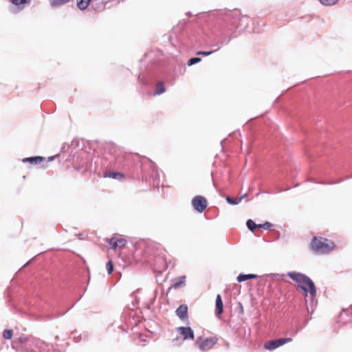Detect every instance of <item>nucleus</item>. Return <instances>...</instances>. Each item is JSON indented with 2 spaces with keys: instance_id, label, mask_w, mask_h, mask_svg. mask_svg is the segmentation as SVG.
<instances>
[{
  "instance_id": "35",
  "label": "nucleus",
  "mask_w": 352,
  "mask_h": 352,
  "mask_svg": "<svg viewBox=\"0 0 352 352\" xmlns=\"http://www.w3.org/2000/svg\"><path fill=\"white\" fill-rule=\"evenodd\" d=\"M345 179H340V180H338V181H336V182H320V184H338V183H340L342 182H343Z\"/></svg>"
},
{
  "instance_id": "29",
  "label": "nucleus",
  "mask_w": 352,
  "mask_h": 352,
  "mask_svg": "<svg viewBox=\"0 0 352 352\" xmlns=\"http://www.w3.org/2000/svg\"><path fill=\"white\" fill-rule=\"evenodd\" d=\"M215 52H217V50H215V48H212V50H209V51H201L200 50V51L197 52V55L206 56H209V55L213 54Z\"/></svg>"
},
{
  "instance_id": "22",
  "label": "nucleus",
  "mask_w": 352,
  "mask_h": 352,
  "mask_svg": "<svg viewBox=\"0 0 352 352\" xmlns=\"http://www.w3.org/2000/svg\"><path fill=\"white\" fill-rule=\"evenodd\" d=\"M91 6L97 12H100L104 8L102 0H94Z\"/></svg>"
},
{
  "instance_id": "37",
  "label": "nucleus",
  "mask_w": 352,
  "mask_h": 352,
  "mask_svg": "<svg viewBox=\"0 0 352 352\" xmlns=\"http://www.w3.org/2000/svg\"><path fill=\"white\" fill-rule=\"evenodd\" d=\"M58 155H54V156L49 157H48V161H49V162H51V161L54 160V159L55 157H58Z\"/></svg>"
},
{
  "instance_id": "8",
  "label": "nucleus",
  "mask_w": 352,
  "mask_h": 352,
  "mask_svg": "<svg viewBox=\"0 0 352 352\" xmlns=\"http://www.w3.org/2000/svg\"><path fill=\"white\" fill-rule=\"evenodd\" d=\"M292 341V338H280L278 339L270 340L264 344V348L267 350L272 351Z\"/></svg>"
},
{
  "instance_id": "32",
  "label": "nucleus",
  "mask_w": 352,
  "mask_h": 352,
  "mask_svg": "<svg viewBox=\"0 0 352 352\" xmlns=\"http://www.w3.org/2000/svg\"><path fill=\"white\" fill-rule=\"evenodd\" d=\"M107 271L109 274H111L113 271V264L112 261H109L106 264Z\"/></svg>"
},
{
  "instance_id": "19",
  "label": "nucleus",
  "mask_w": 352,
  "mask_h": 352,
  "mask_svg": "<svg viewBox=\"0 0 352 352\" xmlns=\"http://www.w3.org/2000/svg\"><path fill=\"white\" fill-rule=\"evenodd\" d=\"M245 196H246V193H245L244 195H243L240 197H232L231 196H227L226 199V201L230 205H237L243 200V199Z\"/></svg>"
},
{
  "instance_id": "7",
  "label": "nucleus",
  "mask_w": 352,
  "mask_h": 352,
  "mask_svg": "<svg viewBox=\"0 0 352 352\" xmlns=\"http://www.w3.org/2000/svg\"><path fill=\"white\" fill-rule=\"evenodd\" d=\"M104 148L106 152L113 157L117 162H121L122 158V151L121 148H119L115 143L111 142H107Z\"/></svg>"
},
{
  "instance_id": "13",
  "label": "nucleus",
  "mask_w": 352,
  "mask_h": 352,
  "mask_svg": "<svg viewBox=\"0 0 352 352\" xmlns=\"http://www.w3.org/2000/svg\"><path fill=\"white\" fill-rule=\"evenodd\" d=\"M175 314L182 320L188 319V306L186 304L179 305L175 311Z\"/></svg>"
},
{
  "instance_id": "12",
  "label": "nucleus",
  "mask_w": 352,
  "mask_h": 352,
  "mask_svg": "<svg viewBox=\"0 0 352 352\" xmlns=\"http://www.w3.org/2000/svg\"><path fill=\"white\" fill-rule=\"evenodd\" d=\"M340 322L347 324L352 322V305L349 308L342 309L339 315Z\"/></svg>"
},
{
  "instance_id": "3",
  "label": "nucleus",
  "mask_w": 352,
  "mask_h": 352,
  "mask_svg": "<svg viewBox=\"0 0 352 352\" xmlns=\"http://www.w3.org/2000/svg\"><path fill=\"white\" fill-rule=\"evenodd\" d=\"M287 276L297 283L298 289L303 292L305 298L309 294L310 301L312 303L317 294L314 282L306 274L296 271L288 272Z\"/></svg>"
},
{
  "instance_id": "21",
  "label": "nucleus",
  "mask_w": 352,
  "mask_h": 352,
  "mask_svg": "<svg viewBox=\"0 0 352 352\" xmlns=\"http://www.w3.org/2000/svg\"><path fill=\"white\" fill-rule=\"evenodd\" d=\"M92 0H77V7L80 10H85L89 6Z\"/></svg>"
},
{
  "instance_id": "4",
  "label": "nucleus",
  "mask_w": 352,
  "mask_h": 352,
  "mask_svg": "<svg viewBox=\"0 0 352 352\" xmlns=\"http://www.w3.org/2000/svg\"><path fill=\"white\" fill-rule=\"evenodd\" d=\"M18 341L25 352H44L50 350V347L52 346L40 339L25 335H21L18 338Z\"/></svg>"
},
{
  "instance_id": "6",
  "label": "nucleus",
  "mask_w": 352,
  "mask_h": 352,
  "mask_svg": "<svg viewBox=\"0 0 352 352\" xmlns=\"http://www.w3.org/2000/svg\"><path fill=\"white\" fill-rule=\"evenodd\" d=\"M310 245L314 251L321 254L329 253L334 247L333 243L327 239L316 236L311 240Z\"/></svg>"
},
{
  "instance_id": "38",
  "label": "nucleus",
  "mask_w": 352,
  "mask_h": 352,
  "mask_svg": "<svg viewBox=\"0 0 352 352\" xmlns=\"http://www.w3.org/2000/svg\"><path fill=\"white\" fill-rule=\"evenodd\" d=\"M263 223L257 224L256 228H263Z\"/></svg>"
},
{
  "instance_id": "14",
  "label": "nucleus",
  "mask_w": 352,
  "mask_h": 352,
  "mask_svg": "<svg viewBox=\"0 0 352 352\" xmlns=\"http://www.w3.org/2000/svg\"><path fill=\"white\" fill-rule=\"evenodd\" d=\"M186 276L183 275L179 277H176L175 278L171 279V288L178 289L182 286L185 285Z\"/></svg>"
},
{
  "instance_id": "24",
  "label": "nucleus",
  "mask_w": 352,
  "mask_h": 352,
  "mask_svg": "<svg viewBox=\"0 0 352 352\" xmlns=\"http://www.w3.org/2000/svg\"><path fill=\"white\" fill-rule=\"evenodd\" d=\"M73 307H74V305H72V306H71L69 308H68L66 311H65L63 312H56L55 314H52L50 315H47V319L52 320V319H55V318H59V317L63 316L64 314H65Z\"/></svg>"
},
{
  "instance_id": "20",
  "label": "nucleus",
  "mask_w": 352,
  "mask_h": 352,
  "mask_svg": "<svg viewBox=\"0 0 352 352\" xmlns=\"http://www.w3.org/2000/svg\"><path fill=\"white\" fill-rule=\"evenodd\" d=\"M31 0H10V1L16 6L19 10H23L24 6L30 2Z\"/></svg>"
},
{
  "instance_id": "17",
  "label": "nucleus",
  "mask_w": 352,
  "mask_h": 352,
  "mask_svg": "<svg viewBox=\"0 0 352 352\" xmlns=\"http://www.w3.org/2000/svg\"><path fill=\"white\" fill-rule=\"evenodd\" d=\"M104 177H110L116 179H121L124 178V175L121 172L109 171L104 173Z\"/></svg>"
},
{
  "instance_id": "15",
  "label": "nucleus",
  "mask_w": 352,
  "mask_h": 352,
  "mask_svg": "<svg viewBox=\"0 0 352 352\" xmlns=\"http://www.w3.org/2000/svg\"><path fill=\"white\" fill-rule=\"evenodd\" d=\"M223 311V303L220 294H217L215 300V314L219 316Z\"/></svg>"
},
{
  "instance_id": "31",
  "label": "nucleus",
  "mask_w": 352,
  "mask_h": 352,
  "mask_svg": "<svg viewBox=\"0 0 352 352\" xmlns=\"http://www.w3.org/2000/svg\"><path fill=\"white\" fill-rule=\"evenodd\" d=\"M13 336V330L12 329H6L3 332V337L6 340H10Z\"/></svg>"
},
{
  "instance_id": "10",
  "label": "nucleus",
  "mask_w": 352,
  "mask_h": 352,
  "mask_svg": "<svg viewBox=\"0 0 352 352\" xmlns=\"http://www.w3.org/2000/svg\"><path fill=\"white\" fill-rule=\"evenodd\" d=\"M192 205L197 212L201 213L207 207V200L203 196L197 195L192 199Z\"/></svg>"
},
{
  "instance_id": "39",
  "label": "nucleus",
  "mask_w": 352,
  "mask_h": 352,
  "mask_svg": "<svg viewBox=\"0 0 352 352\" xmlns=\"http://www.w3.org/2000/svg\"><path fill=\"white\" fill-rule=\"evenodd\" d=\"M186 15H187L188 16H192V14L190 12H188L186 13Z\"/></svg>"
},
{
  "instance_id": "28",
  "label": "nucleus",
  "mask_w": 352,
  "mask_h": 352,
  "mask_svg": "<svg viewBox=\"0 0 352 352\" xmlns=\"http://www.w3.org/2000/svg\"><path fill=\"white\" fill-rule=\"evenodd\" d=\"M74 168L77 170V171H80L82 170V173L84 174L85 173H86L87 171H88V166L86 165L85 166L84 164H82V165H78V164H74Z\"/></svg>"
},
{
  "instance_id": "27",
  "label": "nucleus",
  "mask_w": 352,
  "mask_h": 352,
  "mask_svg": "<svg viewBox=\"0 0 352 352\" xmlns=\"http://www.w3.org/2000/svg\"><path fill=\"white\" fill-rule=\"evenodd\" d=\"M117 241V238L114 236L107 239L108 243L111 245V248L113 250H116L118 247Z\"/></svg>"
},
{
  "instance_id": "41",
  "label": "nucleus",
  "mask_w": 352,
  "mask_h": 352,
  "mask_svg": "<svg viewBox=\"0 0 352 352\" xmlns=\"http://www.w3.org/2000/svg\"><path fill=\"white\" fill-rule=\"evenodd\" d=\"M158 252H166V251L164 250H162V249L160 250V251H158Z\"/></svg>"
},
{
  "instance_id": "16",
  "label": "nucleus",
  "mask_w": 352,
  "mask_h": 352,
  "mask_svg": "<svg viewBox=\"0 0 352 352\" xmlns=\"http://www.w3.org/2000/svg\"><path fill=\"white\" fill-rule=\"evenodd\" d=\"M45 160V158L44 157L41 156H32L29 157H25L23 159V162L24 163H30V164H38L42 162H44Z\"/></svg>"
},
{
  "instance_id": "33",
  "label": "nucleus",
  "mask_w": 352,
  "mask_h": 352,
  "mask_svg": "<svg viewBox=\"0 0 352 352\" xmlns=\"http://www.w3.org/2000/svg\"><path fill=\"white\" fill-rule=\"evenodd\" d=\"M263 228L265 230H271L273 227V224L269 221H265L263 223Z\"/></svg>"
},
{
  "instance_id": "43",
  "label": "nucleus",
  "mask_w": 352,
  "mask_h": 352,
  "mask_svg": "<svg viewBox=\"0 0 352 352\" xmlns=\"http://www.w3.org/2000/svg\"><path fill=\"white\" fill-rule=\"evenodd\" d=\"M30 261L26 262V263L23 265V267H25L26 265H28L30 263Z\"/></svg>"
},
{
  "instance_id": "1",
  "label": "nucleus",
  "mask_w": 352,
  "mask_h": 352,
  "mask_svg": "<svg viewBox=\"0 0 352 352\" xmlns=\"http://www.w3.org/2000/svg\"><path fill=\"white\" fill-rule=\"evenodd\" d=\"M210 20L214 21L217 30L211 38L210 47L218 51L236 36V30L242 26L241 21L244 16L237 10H214L208 12Z\"/></svg>"
},
{
  "instance_id": "2",
  "label": "nucleus",
  "mask_w": 352,
  "mask_h": 352,
  "mask_svg": "<svg viewBox=\"0 0 352 352\" xmlns=\"http://www.w3.org/2000/svg\"><path fill=\"white\" fill-rule=\"evenodd\" d=\"M140 72L138 78L140 83L144 87H153V96H160L166 92V86L163 81L157 80L162 75H166L164 63L160 61L158 56L153 52L146 53L144 58L141 59Z\"/></svg>"
},
{
  "instance_id": "30",
  "label": "nucleus",
  "mask_w": 352,
  "mask_h": 352,
  "mask_svg": "<svg viewBox=\"0 0 352 352\" xmlns=\"http://www.w3.org/2000/svg\"><path fill=\"white\" fill-rule=\"evenodd\" d=\"M201 61V58H199V57H192V58H190L188 62H187V65L190 67L195 64H197L199 62Z\"/></svg>"
},
{
  "instance_id": "23",
  "label": "nucleus",
  "mask_w": 352,
  "mask_h": 352,
  "mask_svg": "<svg viewBox=\"0 0 352 352\" xmlns=\"http://www.w3.org/2000/svg\"><path fill=\"white\" fill-rule=\"evenodd\" d=\"M70 0H49L50 4L53 8H58L69 2Z\"/></svg>"
},
{
  "instance_id": "36",
  "label": "nucleus",
  "mask_w": 352,
  "mask_h": 352,
  "mask_svg": "<svg viewBox=\"0 0 352 352\" xmlns=\"http://www.w3.org/2000/svg\"><path fill=\"white\" fill-rule=\"evenodd\" d=\"M238 307L239 308L240 313L241 314H243V312H244L243 307V305H242V303L241 302H238Z\"/></svg>"
},
{
  "instance_id": "34",
  "label": "nucleus",
  "mask_w": 352,
  "mask_h": 352,
  "mask_svg": "<svg viewBox=\"0 0 352 352\" xmlns=\"http://www.w3.org/2000/svg\"><path fill=\"white\" fill-rule=\"evenodd\" d=\"M117 244H118V247H124L126 245V240L121 239V238H117Z\"/></svg>"
},
{
  "instance_id": "25",
  "label": "nucleus",
  "mask_w": 352,
  "mask_h": 352,
  "mask_svg": "<svg viewBox=\"0 0 352 352\" xmlns=\"http://www.w3.org/2000/svg\"><path fill=\"white\" fill-rule=\"evenodd\" d=\"M246 226H247V228H248V230L253 232L255 230V229L256 228L257 223H256L252 219H248L246 221Z\"/></svg>"
},
{
  "instance_id": "9",
  "label": "nucleus",
  "mask_w": 352,
  "mask_h": 352,
  "mask_svg": "<svg viewBox=\"0 0 352 352\" xmlns=\"http://www.w3.org/2000/svg\"><path fill=\"white\" fill-rule=\"evenodd\" d=\"M217 342V339L215 337L207 338L203 341H201V337H199L196 341L197 344L202 351H207L212 349Z\"/></svg>"
},
{
  "instance_id": "42",
  "label": "nucleus",
  "mask_w": 352,
  "mask_h": 352,
  "mask_svg": "<svg viewBox=\"0 0 352 352\" xmlns=\"http://www.w3.org/2000/svg\"><path fill=\"white\" fill-rule=\"evenodd\" d=\"M350 178H352V175H351V176H346V177H345V179H350Z\"/></svg>"
},
{
  "instance_id": "18",
  "label": "nucleus",
  "mask_w": 352,
  "mask_h": 352,
  "mask_svg": "<svg viewBox=\"0 0 352 352\" xmlns=\"http://www.w3.org/2000/svg\"><path fill=\"white\" fill-rule=\"evenodd\" d=\"M257 277H258V276L254 274H245L241 273L238 275L236 279L239 283H241V282H244L248 280L256 278Z\"/></svg>"
},
{
  "instance_id": "26",
  "label": "nucleus",
  "mask_w": 352,
  "mask_h": 352,
  "mask_svg": "<svg viewBox=\"0 0 352 352\" xmlns=\"http://www.w3.org/2000/svg\"><path fill=\"white\" fill-rule=\"evenodd\" d=\"M339 0H319V2L325 6H331L336 5Z\"/></svg>"
},
{
  "instance_id": "5",
  "label": "nucleus",
  "mask_w": 352,
  "mask_h": 352,
  "mask_svg": "<svg viewBox=\"0 0 352 352\" xmlns=\"http://www.w3.org/2000/svg\"><path fill=\"white\" fill-rule=\"evenodd\" d=\"M137 169L138 168H140V171L142 175V178H145L147 180V177L151 178L153 181L160 179V175L157 171V169L154 164H153L151 161H148L146 163H142L139 161L136 163Z\"/></svg>"
},
{
  "instance_id": "40",
  "label": "nucleus",
  "mask_w": 352,
  "mask_h": 352,
  "mask_svg": "<svg viewBox=\"0 0 352 352\" xmlns=\"http://www.w3.org/2000/svg\"><path fill=\"white\" fill-rule=\"evenodd\" d=\"M162 260H163V262L164 263V266H165L166 267H167V263H166V260H165L163 257H162Z\"/></svg>"
},
{
  "instance_id": "11",
  "label": "nucleus",
  "mask_w": 352,
  "mask_h": 352,
  "mask_svg": "<svg viewBox=\"0 0 352 352\" xmlns=\"http://www.w3.org/2000/svg\"><path fill=\"white\" fill-rule=\"evenodd\" d=\"M177 331L182 336L184 340H193L195 333L190 327H179L177 328Z\"/></svg>"
}]
</instances>
